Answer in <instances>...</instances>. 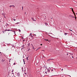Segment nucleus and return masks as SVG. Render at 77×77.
<instances>
[{
	"label": "nucleus",
	"mask_w": 77,
	"mask_h": 77,
	"mask_svg": "<svg viewBox=\"0 0 77 77\" xmlns=\"http://www.w3.org/2000/svg\"><path fill=\"white\" fill-rule=\"evenodd\" d=\"M51 59V60H54V59Z\"/></svg>",
	"instance_id": "obj_26"
},
{
	"label": "nucleus",
	"mask_w": 77,
	"mask_h": 77,
	"mask_svg": "<svg viewBox=\"0 0 77 77\" xmlns=\"http://www.w3.org/2000/svg\"><path fill=\"white\" fill-rule=\"evenodd\" d=\"M34 35H35L36 36V35L35 34H34Z\"/></svg>",
	"instance_id": "obj_57"
},
{
	"label": "nucleus",
	"mask_w": 77,
	"mask_h": 77,
	"mask_svg": "<svg viewBox=\"0 0 77 77\" xmlns=\"http://www.w3.org/2000/svg\"><path fill=\"white\" fill-rule=\"evenodd\" d=\"M51 60V59H48V61H49V60Z\"/></svg>",
	"instance_id": "obj_18"
},
{
	"label": "nucleus",
	"mask_w": 77,
	"mask_h": 77,
	"mask_svg": "<svg viewBox=\"0 0 77 77\" xmlns=\"http://www.w3.org/2000/svg\"><path fill=\"white\" fill-rule=\"evenodd\" d=\"M22 70H23V68H22Z\"/></svg>",
	"instance_id": "obj_41"
},
{
	"label": "nucleus",
	"mask_w": 77,
	"mask_h": 77,
	"mask_svg": "<svg viewBox=\"0 0 77 77\" xmlns=\"http://www.w3.org/2000/svg\"><path fill=\"white\" fill-rule=\"evenodd\" d=\"M64 35H67V33H64Z\"/></svg>",
	"instance_id": "obj_22"
},
{
	"label": "nucleus",
	"mask_w": 77,
	"mask_h": 77,
	"mask_svg": "<svg viewBox=\"0 0 77 77\" xmlns=\"http://www.w3.org/2000/svg\"><path fill=\"white\" fill-rule=\"evenodd\" d=\"M33 48V49L34 50L35 49V48H34V47H33V48Z\"/></svg>",
	"instance_id": "obj_33"
},
{
	"label": "nucleus",
	"mask_w": 77,
	"mask_h": 77,
	"mask_svg": "<svg viewBox=\"0 0 77 77\" xmlns=\"http://www.w3.org/2000/svg\"><path fill=\"white\" fill-rule=\"evenodd\" d=\"M24 64H25V62L24 63Z\"/></svg>",
	"instance_id": "obj_53"
},
{
	"label": "nucleus",
	"mask_w": 77,
	"mask_h": 77,
	"mask_svg": "<svg viewBox=\"0 0 77 77\" xmlns=\"http://www.w3.org/2000/svg\"><path fill=\"white\" fill-rule=\"evenodd\" d=\"M23 58H24V56H23Z\"/></svg>",
	"instance_id": "obj_55"
},
{
	"label": "nucleus",
	"mask_w": 77,
	"mask_h": 77,
	"mask_svg": "<svg viewBox=\"0 0 77 77\" xmlns=\"http://www.w3.org/2000/svg\"><path fill=\"white\" fill-rule=\"evenodd\" d=\"M32 46L33 48V47H33V45H32Z\"/></svg>",
	"instance_id": "obj_50"
},
{
	"label": "nucleus",
	"mask_w": 77,
	"mask_h": 77,
	"mask_svg": "<svg viewBox=\"0 0 77 77\" xmlns=\"http://www.w3.org/2000/svg\"><path fill=\"white\" fill-rule=\"evenodd\" d=\"M3 59V56H0V59Z\"/></svg>",
	"instance_id": "obj_8"
},
{
	"label": "nucleus",
	"mask_w": 77,
	"mask_h": 77,
	"mask_svg": "<svg viewBox=\"0 0 77 77\" xmlns=\"http://www.w3.org/2000/svg\"><path fill=\"white\" fill-rule=\"evenodd\" d=\"M40 45H42V44H41Z\"/></svg>",
	"instance_id": "obj_44"
},
{
	"label": "nucleus",
	"mask_w": 77,
	"mask_h": 77,
	"mask_svg": "<svg viewBox=\"0 0 77 77\" xmlns=\"http://www.w3.org/2000/svg\"><path fill=\"white\" fill-rule=\"evenodd\" d=\"M22 39H24V38L23 37H22Z\"/></svg>",
	"instance_id": "obj_28"
},
{
	"label": "nucleus",
	"mask_w": 77,
	"mask_h": 77,
	"mask_svg": "<svg viewBox=\"0 0 77 77\" xmlns=\"http://www.w3.org/2000/svg\"><path fill=\"white\" fill-rule=\"evenodd\" d=\"M69 17H71L72 18H75L74 16H72L71 15H69Z\"/></svg>",
	"instance_id": "obj_6"
},
{
	"label": "nucleus",
	"mask_w": 77,
	"mask_h": 77,
	"mask_svg": "<svg viewBox=\"0 0 77 77\" xmlns=\"http://www.w3.org/2000/svg\"><path fill=\"white\" fill-rule=\"evenodd\" d=\"M74 50H75V49H74Z\"/></svg>",
	"instance_id": "obj_62"
},
{
	"label": "nucleus",
	"mask_w": 77,
	"mask_h": 77,
	"mask_svg": "<svg viewBox=\"0 0 77 77\" xmlns=\"http://www.w3.org/2000/svg\"><path fill=\"white\" fill-rule=\"evenodd\" d=\"M19 23H20L18 22V23H16L17 24H19Z\"/></svg>",
	"instance_id": "obj_32"
},
{
	"label": "nucleus",
	"mask_w": 77,
	"mask_h": 77,
	"mask_svg": "<svg viewBox=\"0 0 77 77\" xmlns=\"http://www.w3.org/2000/svg\"><path fill=\"white\" fill-rule=\"evenodd\" d=\"M32 20H33V21H35V20H34V19L32 17Z\"/></svg>",
	"instance_id": "obj_11"
},
{
	"label": "nucleus",
	"mask_w": 77,
	"mask_h": 77,
	"mask_svg": "<svg viewBox=\"0 0 77 77\" xmlns=\"http://www.w3.org/2000/svg\"><path fill=\"white\" fill-rule=\"evenodd\" d=\"M4 18H6V17H5V15H4Z\"/></svg>",
	"instance_id": "obj_27"
},
{
	"label": "nucleus",
	"mask_w": 77,
	"mask_h": 77,
	"mask_svg": "<svg viewBox=\"0 0 77 77\" xmlns=\"http://www.w3.org/2000/svg\"><path fill=\"white\" fill-rule=\"evenodd\" d=\"M72 9V12L74 14L75 17V13L74 12V10H73V8H71Z\"/></svg>",
	"instance_id": "obj_1"
},
{
	"label": "nucleus",
	"mask_w": 77,
	"mask_h": 77,
	"mask_svg": "<svg viewBox=\"0 0 77 77\" xmlns=\"http://www.w3.org/2000/svg\"><path fill=\"white\" fill-rule=\"evenodd\" d=\"M23 48H21V50H22V49H23Z\"/></svg>",
	"instance_id": "obj_42"
},
{
	"label": "nucleus",
	"mask_w": 77,
	"mask_h": 77,
	"mask_svg": "<svg viewBox=\"0 0 77 77\" xmlns=\"http://www.w3.org/2000/svg\"><path fill=\"white\" fill-rule=\"evenodd\" d=\"M13 32H14V34H15V31H13Z\"/></svg>",
	"instance_id": "obj_17"
},
{
	"label": "nucleus",
	"mask_w": 77,
	"mask_h": 77,
	"mask_svg": "<svg viewBox=\"0 0 77 77\" xmlns=\"http://www.w3.org/2000/svg\"><path fill=\"white\" fill-rule=\"evenodd\" d=\"M13 8H15V6L14 5H13Z\"/></svg>",
	"instance_id": "obj_24"
},
{
	"label": "nucleus",
	"mask_w": 77,
	"mask_h": 77,
	"mask_svg": "<svg viewBox=\"0 0 77 77\" xmlns=\"http://www.w3.org/2000/svg\"><path fill=\"white\" fill-rule=\"evenodd\" d=\"M28 57H26V59H27V60H29V59H28Z\"/></svg>",
	"instance_id": "obj_19"
},
{
	"label": "nucleus",
	"mask_w": 77,
	"mask_h": 77,
	"mask_svg": "<svg viewBox=\"0 0 77 77\" xmlns=\"http://www.w3.org/2000/svg\"><path fill=\"white\" fill-rule=\"evenodd\" d=\"M66 55H68V54L67 53V54H66Z\"/></svg>",
	"instance_id": "obj_45"
},
{
	"label": "nucleus",
	"mask_w": 77,
	"mask_h": 77,
	"mask_svg": "<svg viewBox=\"0 0 77 77\" xmlns=\"http://www.w3.org/2000/svg\"><path fill=\"white\" fill-rule=\"evenodd\" d=\"M12 72H14V70H12Z\"/></svg>",
	"instance_id": "obj_37"
},
{
	"label": "nucleus",
	"mask_w": 77,
	"mask_h": 77,
	"mask_svg": "<svg viewBox=\"0 0 77 77\" xmlns=\"http://www.w3.org/2000/svg\"><path fill=\"white\" fill-rule=\"evenodd\" d=\"M30 37L31 38H32V39H33V36L32 35H30Z\"/></svg>",
	"instance_id": "obj_12"
},
{
	"label": "nucleus",
	"mask_w": 77,
	"mask_h": 77,
	"mask_svg": "<svg viewBox=\"0 0 77 77\" xmlns=\"http://www.w3.org/2000/svg\"><path fill=\"white\" fill-rule=\"evenodd\" d=\"M41 48V47H39L37 49H36V51H37V50H39V49H40V48Z\"/></svg>",
	"instance_id": "obj_7"
},
{
	"label": "nucleus",
	"mask_w": 77,
	"mask_h": 77,
	"mask_svg": "<svg viewBox=\"0 0 77 77\" xmlns=\"http://www.w3.org/2000/svg\"><path fill=\"white\" fill-rule=\"evenodd\" d=\"M5 60L3 59H2V60H1V62H5Z\"/></svg>",
	"instance_id": "obj_4"
},
{
	"label": "nucleus",
	"mask_w": 77,
	"mask_h": 77,
	"mask_svg": "<svg viewBox=\"0 0 77 77\" xmlns=\"http://www.w3.org/2000/svg\"><path fill=\"white\" fill-rule=\"evenodd\" d=\"M76 15H77V13H76Z\"/></svg>",
	"instance_id": "obj_59"
},
{
	"label": "nucleus",
	"mask_w": 77,
	"mask_h": 77,
	"mask_svg": "<svg viewBox=\"0 0 77 77\" xmlns=\"http://www.w3.org/2000/svg\"><path fill=\"white\" fill-rule=\"evenodd\" d=\"M45 74H47V71H46V70H45Z\"/></svg>",
	"instance_id": "obj_10"
},
{
	"label": "nucleus",
	"mask_w": 77,
	"mask_h": 77,
	"mask_svg": "<svg viewBox=\"0 0 77 77\" xmlns=\"http://www.w3.org/2000/svg\"><path fill=\"white\" fill-rule=\"evenodd\" d=\"M23 62H24V63L25 62V61L24 60V59H23Z\"/></svg>",
	"instance_id": "obj_20"
},
{
	"label": "nucleus",
	"mask_w": 77,
	"mask_h": 77,
	"mask_svg": "<svg viewBox=\"0 0 77 77\" xmlns=\"http://www.w3.org/2000/svg\"><path fill=\"white\" fill-rule=\"evenodd\" d=\"M17 75L18 76V77H19L20 76V73H17Z\"/></svg>",
	"instance_id": "obj_5"
},
{
	"label": "nucleus",
	"mask_w": 77,
	"mask_h": 77,
	"mask_svg": "<svg viewBox=\"0 0 77 77\" xmlns=\"http://www.w3.org/2000/svg\"><path fill=\"white\" fill-rule=\"evenodd\" d=\"M44 40H45V41H46L47 39H45Z\"/></svg>",
	"instance_id": "obj_40"
},
{
	"label": "nucleus",
	"mask_w": 77,
	"mask_h": 77,
	"mask_svg": "<svg viewBox=\"0 0 77 77\" xmlns=\"http://www.w3.org/2000/svg\"><path fill=\"white\" fill-rule=\"evenodd\" d=\"M69 30H70V31H71L72 32H73L72 30H71V29H69Z\"/></svg>",
	"instance_id": "obj_30"
},
{
	"label": "nucleus",
	"mask_w": 77,
	"mask_h": 77,
	"mask_svg": "<svg viewBox=\"0 0 77 77\" xmlns=\"http://www.w3.org/2000/svg\"><path fill=\"white\" fill-rule=\"evenodd\" d=\"M43 67L44 68L45 70H46L47 69V66H44V67L43 66Z\"/></svg>",
	"instance_id": "obj_3"
},
{
	"label": "nucleus",
	"mask_w": 77,
	"mask_h": 77,
	"mask_svg": "<svg viewBox=\"0 0 77 77\" xmlns=\"http://www.w3.org/2000/svg\"><path fill=\"white\" fill-rule=\"evenodd\" d=\"M71 35H72V34L71 33Z\"/></svg>",
	"instance_id": "obj_63"
},
{
	"label": "nucleus",
	"mask_w": 77,
	"mask_h": 77,
	"mask_svg": "<svg viewBox=\"0 0 77 77\" xmlns=\"http://www.w3.org/2000/svg\"><path fill=\"white\" fill-rule=\"evenodd\" d=\"M76 17H75V20H76Z\"/></svg>",
	"instance_id": "obj_36"
},
{
	"label": "nucleus",
	"mask_w": 77,
	"mask_h": 77,
	"mask_svg": "<svg viewBox=\"0 0 77 77\" xmlns=\"http://www.w3.org/2000/svg\"><path fill=\"white\" fill-rule=\"evenodd\" d=\"M29 50H30V48L28 49V51H29Z\"/></svg>",
	"instance_id": "obj_29"
},
{
	"label": "nucleus",
	"mask_w": 77,
	"mask_h": 77,
	"mask_svg": "<svg viewBox=\"0 0 77 77\" xmlns=\"http://www.w3.org/2000/svg\"><path fill=\"white\" fill-rule=\"evenodd\" d=\"M72 58H73V56H72Z\"/></svg>",
	"instance_id": "obj_48"
},
{
	"label": "nucleus",
	"mask_w": 77,
	"mask_h": 77,
	"mask_svg": "<svg viewBox=\"0 0 77 77\" xmlns=\"http://www.w3.org/2000/svg\"><path fill=\"white\" fill-rule=\"evenodd\" d=\"M47 70H48V72H50V70L48 69Z\"/></svg>",
	"instance_id": "obj_13"
},
{
	"label": "nucleus",
	"mask_w": 77,
	"mask_h": 77,
	"mask_svg": "<svg viewBox=\"0 0 77 77\" xmlns=\"http://www.w3.org/2000/svg\"><path fill=\"white\" fill-rule=\"evenodd\" d=\"M5 31H12V30H9V29H8V30H7H7H6V29H5Z\"/></svg>",
	"instance_id": "obj_9"
},
{
	"label": "nucleus",
	"mask_w": 77,
	"mask_h": 77,
	"mask_svg": "<svg viewBox=\"0 0 77 77\" xmlns=\"http://www.w3.org/2000/svg\"><path fill=\"white\" fill-rule=\"evenodd\" d=\"M22 10L23 11V7H22Z\"/></svg>",
	"instance_id": "obj_25"
},
{
	"label": "nucleus",
	"mask_w": 77,
	"mask_h": 77,
	"mask_svg": "<svg viewBox=\"0 0 77 77\" xmlns=\"http://www.w3.org/2000/svg\"><path fill=\"white\" fill-rule=\"evenodd\" d=\"M43 57H45L44 56H43Z\"/></svg>",
	"instance_id": "obj_56"
},
{
	"label": "nucleus",
	"mask_w": 77,
	"mask_h": 77,
	"mask_svg": "<svg viewBox=\"0 0 77 77\" xmlns=\"http://www.w3.org/2000/svg\"><path fill=\"white\" fill-rule=\"evenodd\" d=\"M46 24H47V25H48V23H46Z\"/></svg>",
	"instance_id": "obj_64"
},
{
	"label": "nucleus",
	"mask_w": 77,
	"mask_h": 77,
	"mask_svg": "<svg viewBox=\"0 0 77 77\" xmlns=\"http://www.w3.org/2000/svg\"><path fill=\"white\" fill-rule=\"evenodd\" d=\"M69 76L70 77H71V76H70V75H69Z\"/></svg>",
	"instance_id": "obj_47"
},
{
	"label": "nucleus",
	"mask_w": 77,
	"mask_h": 77,
	"mask_svg": "<svg viewBox=\"0 0 77 77\" xmlns=\"http://www.w3.org/2000/svg\"><path fill=\"white\" fill-rule=\"evenodd\" d=\"M31 35H32V33H30V35H29V37H30V36H31Z\"/></svg>",
	"instance_id": "obj_15"
},
{
	"label": "nucleus",
	"mask_w": 77,
	"mask_h": 77,
	"mask_svg": "<svg viewBox=\"0 0 77 77\" xmlns=\"http://www.w3.org/2000/svg\"><path fill=\"white\" fill-rule=\"evenodd\" d=\"M15 64H16L15 63H14V65H15Z\"/></svg>",
	"instance_id": "obj_31"
},
{
	"label": "nucleus",
	"mask_w": 77,
	"mask_h": 77,
	"mask_svg": "<svg viewBox=\"0 0 77 77\" xmlns=\"http://www.w3.org/2000/svg\"><path fill=\"white\" fill-rule=\"evenodd\" d=\"M63 69H61V71H63Z\"/></svg>",
	"instance_id": "obj_49"
},
{
	"label": "nucleus",
	"mask_w": 77,
	"mask_h": 77,
	"mask_svg": "<svg viewBox=\"0 0 77 77\" xmlns=\"http://www.w3.org/2000/svg\"><path fill=\"white\" fill-rule=\"evenodd\" d=\"M23 42H24V41H25V40H23Z\"/></svg>",
	"instance_id": "obj_34"
},
{
	"label": "nucleus",
	"mask_w": 77,
	"mask_h": 77,
	"mask_svg": "<svg viewBox=\"0 0 77 77\" xmlns=\"http://www.w3.org/2000/svg\"><path fill=\"white\" fill-rule=\"evenodd\" d=\"M23 47H24V45H23Z\"/></svg>",
	"instance_id": "obj_51"
},
{
	"label": "nucleus",
	"mask_w": 77,
	"mask_h": 77,
	"mask_svg": "<svg viewBox=\"0 0 77 77\" xmlns=\"http://www.w3.org/2000/svg\"><path fill=\"white\" fill-rule=\"evenodd\" d=\"M1 22V19H0V22Z\"/></svg>",
	"instance_id": "obj_46"
},
{
	"label": "nucleus",
	"mask_w": 77,
	"mask_h": 77,
	"mask_svg": "<svg viewBox=\"0 0 77 77\" xmlns=\"http://www.w3.org/2000/svg\"><path fill=\"white\" fill-rule=\"evenodd\" d=\"M53 71V70L52 69V70H51V71Z\"/></svg>",
	"instance_id": "obj_52"
},
{
	"label": "nucleus",
	"mask_w": 77,
	"mask_h": 77,
	"mask_svg": "<svg viewBox=\"0 0 77 77\" xmlns=\"http://www.w3.org/2000/svg\"><path fill=\"white\" fill-rule=\"evenodd\" d=\"M67 66V65H65V67H66V66Z\"/></svg>",
	"instance_id": "obj_43"
},
{
	"label": "nucleus",
	"mask_w": 77,
	"mask_h": 77,
	"mask_svg": "<svg viewBox=\"0 0 77 77\" xmlns=\"http://www.w3.org/2000/svg\"><path fill=\"white\" fill-rule=\"evenodd\" d=\"M46 41H48V42H50V41H48V40L46 39Z\"/></svg>",
	"instance_id": "obj_14"
},
{
	"label": "nucleus",
	"mask_w": 77,
	"mask_h": 77,
	"mask_svg": "<svg viewBox=\"0 0 77 77\" xmlns=\"http://www.w3.org/2000/svg\"><path fill=\"white\" fill-rule=\"evenodd\" d=\"M25 15H26V12H25Z\"/></svg>",
	"instance_id": "obj_35"
},
{
	"label": "nucleus",
	"mask_w": 77,
	"mask_h": 77,
	"mask_svg": "<svg viewBox=\"0 0 77 77\" xmlns=\"http://www.w3.org/2000/svg\"><path fill=\"white\" fill-rule=\"evenodd\" d=\"M1 55H2V54H1Z\"/></svg>",
	"instance_id": "obj_58"
},
{
	"label": "nucleus",
	"mask_w": 77,
	"mask_h": 77,
	"mask_svg": "<svg viewBox=\"0 0 77 77\" xmlns=\"http://www.w3.org/2000/svg\"><path fill=\"white\" fill-rule=\"evenodd\" d=\"M6 24L8 25V23H6Z\"/></svg>",
	"instance_id": "obj_39"
},
{
	"label": "nucleus",
	"mask_w": 77,
	"mask_h": 77,
	"mask_svg": "<svg viewBox=\"0 0 77 77\" xmlns=\"http://www.w3.org/2000/svg\"><path fill=\"white\" fill-rule=\"evenodd\" d=\"M31 45H32V46L33 45H32V44H31Z\"/></svg>",
	"instance_id": "obj_54"
},
{
	"label": "nucleus",
	"mask_w": 77,
	"mask_h": 77,
	"mask_svg": "<svg viewBox=\"0 0 77 77\" xmlns=\"http://www.w3.org/2000/svg\"><path fill=\"white\" fill-rule=\"evenodd\" d=\"M19 32H21V30H20V29H19Z\"/></svg>",
	"instance_id": "obj_23"
},
{
	"label": "nucleus",
	"mask_w": 77,
	"mask_h": 77,
	"mask_svg": "<svg viewBox=\"0 0 77 77\" xmlns=\"http://www.w3.org/2000/svg\"><path fill=\"white\" fill-rule=\"evenodd\" d=\"M0 53H2V52H0Z\"/></svg>",
	"instance_id": "obj_60"
},
{
	"label": "nucleus",
	"mask_w": 77,
	"mask_h": 77,
	"mask_svg": "<svg viewBox=\"0 0 77 77\" xmlns=\"http://www.w3.org/2000/svg\"><path fill=\"white\" fill-rule=\"evenodd\" d=\"M11 60V59H10V60Z\"/></svg>",
	"instance_id": "obj_61"
},
{
	"label": "nucleus",
	"mask_w": 77,
	"mask_h": 77,
	"mask_svg": "<svg viewBox=\"0 0 77 77\" xmlns=\"http://www.w3.org/2000/svg\"><path fill=\"white\" fill-rule=\"evenodd\" d=\"M12 6H13V5H10V8H11V7H12Z\"/></svg>",
	"instance_id": "obj_16"
},
{
	"label": "nucleus",
	"mask_w": 77,
	"mask_h": 77,
	"mask_svg": "<svg viewBox=\"0 0 77 77\" xmlns=\"http://www.w3.org/2000/svg\"><path fill=\"white\" fill-rule=\"evenodd\" d=\"M2 32H3V33H5V32H6V30H5V31H3Z\"/></svg>",
	"instance_id": "obj_21"
},
{
	"label": "nucleus",
	"mask_w": 77,
	"mask_h": 77,
	"mask_svg": "<svg viewBox=\"0 0 77 77\" xmlns=\"http://www.w3.org/2000/svg\"><path fill=\"white\" fill-rule=\"evenodd\" d=\"M5 50H9V48H8V47L7 46L5 47Z\"/></svg>",
	"instance_id": "obj_2"
},
{
	"label": "nucleus",
	"mask_w": 77,
	"mask_h": 77,
	"mask_svg": "<svg viewBox=\"0 0 77 77\" xmlns=\"http://www.w3.org/2000/svg\"><path fill=\"white\" fill-rule=\"evenodd\" d=\"M13 20H14V21H16V20H15V19H13Z\"/></svg>",
	"instance_id": "obj_38"
}]
</instances>
